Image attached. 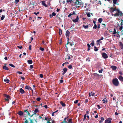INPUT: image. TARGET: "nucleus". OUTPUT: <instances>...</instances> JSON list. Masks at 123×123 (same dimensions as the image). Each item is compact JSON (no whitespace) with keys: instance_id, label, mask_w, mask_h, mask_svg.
Listing matches in <instances>:
<instances>
[{"instance_id":"f704fd0d","label":"nucleus","mask_w":123,"mask_h":123,"mask_svg":"<svg viewBox=\"0 0 123 123\" xmlns=\"http://www.w3.org/2000/svg\"><path fill=\"white\" fill-rule=\"evenodd\" d=\"M86 15L88 17H90V14L89 12H88L87 13Z\"/></svg>"},{"instance_id":"72a5a7b5","label":"nucleus","mask_w":123,"mask_h":123,"mask_svg":"<svg viewBox=\"0 0 123 123\" xmlns=\"http://www.w3.org/2000/svg\"><path fill=\"white\" fill-rule=\"evenodd\" d=\"M9 65L10 66H11L13 68H14L15 67V66L12 64H9Z\"/></svg>"},{"instance_id":"473e14b6","label":"nucleus","mask_w":123,"mask_h":123,"mask_svg":"<svg viewBox=\"0 0 123 123\" xmlns=\"http://www.w3.org/2000/svg\"><path fill=\"white\" fill-rule=\"evenodd\" d=\"M103 20L102 19V18H99L98 20V21L100 23H101Z\"/></svg>"},{"instance_id":"7c9ffc66","label":"nucleus","mask_w":123,"mask_h":123,"mask_svg":"<svg viewBox=\"0 0 123 123\" xmlns=\"http://www.w3.org/2000/svg\"><path fill=\"white\" fill-rule=\"evenodd\" d=\"M118 0H113V4H115L117 3V1Z\"/></svg>"},{"instance_id":"e2e57ef3","label":"nucleus","mask_w":123,"mask_h":123,"mask_svg":"<svg viewBox=\"0 0 123 123\" xmlns=\"http://www.w3.org/2000/svg\"><path fill=\"white\" fill-rule=\"evenodd\" d=\"M63 82V80H60V83H62Z\"/></svg>"},{"instance_id":"c9c22d12","label":"nucleus","mask_w":123,"mask_h":123,"mask_svg":"<svg viewBox=\"0 0 123 123\" xmlns=\"http://www.w3.org/2000/svg\"><path fill=\"white\" fill-rule=\"evenodd\" d=\"M5 16L4 15H3L2 16V17L1 18V19L2 20H3L4 18H5Z\"/></svg>"},{"instance_id":"f257e3e1","label":"nucleus","mask_w":123,"mask_h":123,"mask_svg":"<svg viewBox=\"0 0 123 123\" xmlns=\"http://www.w3.org/2000/svg\"><path fill=\"white\" fill-rule=\"evenodd\" d=\"M113 84L116 86H118L119 84V82L118 79L117 78L113 79L112 80Z\"/></svg>"},{"instance_id":"6e6552de","label":"nucleus","mask_w":123,"mask_h":123,"mask_svg":"<svg viewBox=\"0 0 123 123\" xmlns=\"http://www.w3.org/2000/svg\"><path fill=\"white\" fill-rule=\"evenodd\" d=\"M68 69L65 68L63 69V72L62 74V75H64L67 71Z\"/></svg>"},{"instance_id":"39448f33","label":"nucleus","mask_w":123,"mask_h":123,"mask_svg":"<svg viewBox=\"0 0 123 123\" xmlns=\"http://www.w3.org/2000/svg\"><path fill=\"white\" fill-rule=\"evenodd\" d=\"M77 2H78V4H77V7L80 6L83 7V3L81 2H79L78 0H77Z\"/></svg>"},{"instance_id":"603ef678","label":"nucleus","mask_w":123,"mask_h":123,"mask_svg":"<svg viewBox=\"0 0 123 123\" xmlns=\"http://www.w3.org/2000/svg\"><path fill=\"white\" fill-rule=\"evenodd\" d=\"M25 121L24 123H28V120L27 119H26V118H25Z\"/></svg>"},{"instance_id":"5701e85b","label":"nucleus","mask_w":123,"mask_h":123,"mask_svg":"<svg viewBox=\"0 0 123 123\" xmlns=\"http://www.w3.org/2000/svg\"><path fill=\"white\" fill-rule=\"evenodd\" d=\"M74 26H75V25H72L71 27H70V29H73V30H72V31H74L75 29L74 28Z\"/></svg>"},{"instance_id":"0e129e2a","label":"nucleus","mask_w":123,"mask_h":123,"mask_svg":"<svg viewBox=\"0 0 123 123\" xmlns=\"http://www.w3.org/2000/svg\"><path fill=\"white\" fill-rule=\"evenodd\" d=\"M30 68H33V67L32 65H31L30 66Z\"/></svg>"},{"instance_id":"c756f323","label":"nucleus","mask_w":123,"mask_h":123,"mask_svg":"<svg viewBox=\"0 0 123 123\" xmlns=\"http://www.w3.org/2000/svg\"><path fill=\"white\" fill-rule=\"evenodd\" d=\"M83 27H84L85 29H86L87 28H88V25H86V26H85L84 25H83L82 26Z\"/></svg>"},{"instance_id":"5fc2aeb1","label":"nucleus","mask_w":123,"mask_h":123,"mask_svg":"<svg viewBox=\"0 0 123 123\" xmlns=\"http://www.w3.org/2000/svg\"><path fill=\"white\" fill-rule=\"evenodd\" d=\"M40 76L41 78H42L43 77V74H40Z\"/></svg>"},{"instance_id":"4be33fe9","label":"nucleus","mask_w":123,"mask_h":123,"mask_svg":"<svg viewBox=\"0 0 123 123\" xmlns=\"http://www.w3.org/2000/svg\"><path fill=\"white\" fill-rule=\"evenodd\" d=\"M60 102V104L63 107H65L66 106V105L65 104L63 103L62 101H61Z\"/></svg>"},{"instance_id":"a19ab883","label":"nucleus","mask_w":123,"mask_h":123,"mask_svg":"<svg viewBox=\"0 0 123 123\" xmlns=\"http://www.w3.org/2000/svg\"><path fill=\"white\" fill-rule=\"evenodd\" d=\"M72 0H67L66 1L68 3L69 2H70V3H71L72 2Z\"/></svg>"},{"instance_id":"b1692460","label":"nucleus","mask_w":123,"mask_h":123,"mask_svg":"<svg viewBox=\"0 0 123 123\" xmlns=\"http://www.w3.org/2000/svg\"><path fill=\"white\" fill-rule=\"evenodd\" d=\"M74 14L76 15V14L75 13V12L74 11H73V13H71L69 14L68 15V17H70V16H71L72 15H74Z\"/></svg>"},{"instance_id":"9d476101","label":"nucleus","mask_w":123,"mask_h":123,"mask_svg":"<svg viewBox=\"0 0 123 123\" xmlns=\"http://www.w3.org/2000/svg\"><path fill=\"white\" fill-rule=\"evenodd\" d=\"M103 39L104 37H102L100 39L97 40V44H99V42L100 41L103 40Z\"/></svg>"},{"instance_id":"864d4df0","label":"nucleus","mask_w":123,"mask_h":123,"mask_svg":"<svg viewBox=\"0 0 123 123\" xmlns=\"http://www.w3.org/2000/svg\"><path fill=\"white\" fill-rule=\"evenodd\" d=\"M31 45H30L29 46V49L30 50H31Z\"/></svg>"},{"instance_id":"2eb2a0df","label":"nucleus","mask_w":123,"mask_h":123,"mask_svg":"<svg viewBox=\"0 0 123 123\" xmlns=\"http://www.w3.org/2000/svg\"><path fill=\"white\" fill-rule=\"evenodd\" d=\"M24 112L27 114V115L29 116H31V114L29 112L28 110H27L26 109L24 110Z\"/></svg>"},{"instance_id":"052dcab7","label":"nucleus","mask_w":123,"mask_h":123,"mask_svg":"<svg viewBox=\"0 0 123 123\" xmlns=\"http://www.w3.org/2000/svg\"><path fill=\"white\" fill-rule=\"evenodd\" d=\"M39 12H37V13L34 12V14H35V15H37V14H39Z\"/></svg>"},{"instance_id":"58836bf2","label":"nucleus","mask_w":123,"mask_h":123,"mask_svg":"<svg viewBox=\"0 0 123 123\" xmlns=\"http://www.w3.org/2000/svg\"><path fill=\"white\" fill-rule=\"evenodd\" d=\"M73 21L75 23L77 22V17L75 19L73 20Z\"/></svg>"},{"instance_id":"a211bd4d","label":"nucleus","mask_w":123,"mask_h":123,"mask_svg":"<svg viewBox=\"0 0 123 123\" xmlns=\"http://www.w3.org/2000/svg\"><path fill=\"white\" fill-rule=\"evenodd\" d=\"M67 58H65V60H66L67 59H68L69 60L71 59V58L70 57V55L69 54H67Z\"/></svg>"},{"instance_id":"09e8293b","label":"nucleus","mask_w":123,"mask_h":123,"mask_svg":"<svg viewBox=\"0 0 123 123\" xmlns=\"http://www.w3.org/2000/svg\"><path fill=\"white\" fill-rule=\"evenodd\" d=\"M86 114H85L84 115V120L86 119Z\"/></svg>"},{"instance_id":"dca6fc26","label":"nucleus","mask_w":123,"mask_h":123,"mask_svg":"<svg viewBox=\"0 0 123 123\" xmlns=\"http://www.w3.org/2000/svg\"><path fill=\"white\" fill-rule=\"evenodd\" d=\"M118 79L121 81H123V77L120 75L119 76Z\"/></svg>"},{"instance_id":"1a4fd4ad","label":"nucleus","mask_w":123,"mask_h":123,"mask_svg":"<svg viewBox=\"0 0 123 123\" xmlns=\"http://www.w3.org/2000/svg\"><path fill=\"white\" fill-rule=\"evenodd\" d=\"M111 68H112L113 70H115L117 68L116 66H112L111 67Z\"/></svg>"},{"instance_id":"37998d69","label":"nucleus","mask_w":123,"mask_h":123,"mask_svg":"<svg viewBox=\"0 0 123 123\" xmlns=\"http://www.w3.org/2000/svg\"><path fill=\"white\" fill-rule=\"evenodd\" d=\"M41 99V98L39 97V98H37L36 99V100L37 101H40V100Z\"/></svg>"},{"instance_id":"4468645a","label":"nucleus","mask_w":123,"mask_h":123,"mask_svg":"<svg viewBox=\"0 0 123 123\" xmlns=\"http://www.w3.org/2000/svg\"><path fill=\"white\" fill-rule=\"evenodd\" d=\"M39 111L37 108L33 112V113H34V114H36V113L38 112Z\"/></svg>"},{"instance_id":"f3484780","label":"nucleus","mask_w":123,"mask_h":123,"mask_svg":"<svg viewBox=\"0 0 123 123\" xmlns=\"http://www.w3.org/2000/svg\"><path fill=\"white\" fill-rule=\"evenodd\" d=\"M25 88L26 89H27L28 90H31L32 91V90L31 88L29 86H26L25 87Z\"/></svg>"},{"instance_id":"20e7f679","label":"nucleus","mask_w":123,"mask_h":123,"mask_svg":"<svg viewBox=\"0 0 123 123\" xmlns=\"http://www.w3.org/2000/svg\"><path fill=\"white\" fill-rule=\"evenodd\" d=\"M65 118H66V122H67V123H73L72 122V119L71 118L69 119L68 117H65Z\"/></svg>"},{"instance_id":"ea45409f","label":"nucleus","mask_w":123,"mask_h":123,"mask_svg":"<svg viewBox=\"0 0 123 123\" xmlns=\"http://www.w3.org/2000/svg\"><path fill=\"white\" fill-rule=\"evenodd\" d=\"M94 51H97L98 50V49L95 46L94 47Z\"/></svg>"},{"instance_id":"c85d7f7f","label":"nucleus","mask_w":123,"mask_h":123,"mask_svg":"<svg viewBox=\"0 0 123 123\" xmlns=\"http://www.w3.org/2000/svg\"><path fill=\"white\" fill-rule=\"evenodd\" d=\"M62 30L61 29H59V35H61L62 34Z\"/></svg>"},{"instance_id":"393cba45","label":"nucleus","mask_w":123,"mask_h":123,"mask_svg":"<svg viewBox=\"0 0 123 123\" xmlns=\"http://www.w3.org/2000/svg\"><path fill=\"white\" fill-rule=\"evenodd\" d=\"M4 81L5 82H6L7 83H9V80L7 78L5 79H4Z\"/></svg>"},{"instance_id":"79ce46f5","label":"nucleus","mask_w":123,"mask_h":123,"mask_svg":"<svg viewBox=\"0 0 123 123\" xmlns=\"http://www.w3.org/2000/svg\"><path fill=\"white\" fill-rule=\"evenodd\" d=\"M39 49L42 51H43L44 50V49L42 47H40L39 48Z\"/></svg>"},{"instance_id":"f8f14e48","label":"nucleus","mask_w":123,"mask_h":123,"mask_svg":"<svg viewBox=\"0 0 123 123\" xmlns=\"http://www.w3.org/2000/svg\"><path fill=\"white\" fill-rule=\"evenodd\" d=\"M6 64L4 65V66L3 67V69L5 70H8L9 68L6 66Z\"/></svg>"},{"instance_id":"ddd939ff","label":"nucleus","mask_w":123,"mask_h":123,"mask_svg":"<svg viewBox=\"0 0 123 123\" xmlns=\"http://www.w3.org/2000/svg\"><path fill=\"white\" fill-rule=\"evenodd\" d=\"M19 91L21 94H23L25 92L24 90L21 88L19 89Z\"/></svg>"},{"instance_id":"9b49d317","label":"nucleus","mask_w":123,"mask_h":123,"mask_svg":"<svg viewBox=\"0 0 123 123\" xmlns=\"http://www.w3.org/2000/svg\"><path fill=\"white\" fill-rule=\"evenodd\" d=\"M111 120L110 119H108L106 120L105 121V123H111Z\"/></svg>"},{"instance_id":"4d7b16f0","label":"nucleus","mask_w":123,"mask_h":123,"mask_svg":"<svg viewBox=\"0 0 123 123\" xmlns=\"http://www.w3.org/2000/svg\"><path fill=\"white\" fill-rule=\"evenodd\" d=\"M21 87L23 88L24 87V85L23 84H21L20 85Z\"/></svg>"},{"instance_id":"6ab92c4d","label":"nucleus","mask_w":123,"mask_h":123,"mask_svg":"<svg viewBox=\"0 0 123 123\" xmlns=\"http://www.w3.org/2000/svg\"><path fill=\"white\" fill-rule=\"evenodd\" d=\"M4 95L7 98H8L11 99V98L10 96L9 95H8L6 94H4Z\"/></svg>"},{"instance_id":"680f3d73","label":"nucleus","mask_w":123,"mask_h":123,"mask_svg":"<svg viewBox=\"0 0 123 123\" xmlns=\"http://www.w3.org/2000/svg\"><path fill=\"white\" fill-rule=\"evenodd\" d=\"M17 73H18L19 74H23L22 72L19 71H18L17 72Z\"/></svg>"},{"instance_id":"2f4dec72","label":"nucleus","mask_w":123,"mask_h":123,"mask_svg":"<svg viewBox=\"0 0 123 123\" xmlns=\"http://www.w3.org/2000/svg\"><path fill=\"white\" fill-rule=\"evenodd\" d=\"M87 46L88 47V50H89L90 49V48L91 47V46L89 44H87Z\"/></svg>"},{"instance_id":"f03ea898","label":"nucleus","mask_w":123,"mask_h":123,"mask_svg":"<svg viewBox=\"0 0 123 123\" xmlns=\"http://www.w3.org/2000/svg\"><path fill=\"white\" fill-rule=\"evenodd\" d=\"M116 13L114 15V16H120L122 15V13L118 9H117Z\"/></svg>"},{"instance_id":"6e6d98bb","label":"nucleus","mask_w":123,"mask_h":123,"mask_svg":"<svg viewBox=\"0 0 123 123\" xmlns=\"http://www.w3.org/2000/svg\"><path fill=\"white\" fill-rule=\"evenodd\" d=\"M102 71L103 70L102 69L101 70H98V72L100 73H102Z\"/></svg>"},{"instance_id":"a18cd8bd","label":"nucleus","mask_w":123,"mask_h":123,"mask_svg":"<svg viewBox=\"0 0 123 123\" xmlns=\"http://www.w3.org/2000/svg\"><path fill=\"white\" fill-rule=\"evenodd\" d=\"M116 33L115 29H114V31L113 32L112 34H115Z\"/></svg>"},{"instance_id":"bb28decb","label":"nucleus","mask_w":123,"mask_h":123,"mask_svg":"<svg viewBox=\"0 0 123 123\" xmlns=\"http://www.w3.org/2000/svg\"><path fill=\"white\" fill-rule=\"evenodd\" d=\"M103 102L104 103H106L107 102V99L106 98H104L103 100Z\"/></svg>"},{"instance_id":"3c124183","label":"nucleus","mask_w":123,"mask_h":123,"mask_svg":"<svg viewBox=\"0 0 123 123\" xmlns=\"http://www.w3.org/2000/svg\"><path fill=\"white\" fill-rule=\"evenodd\" d=\"M90 45L92 46H93L94 45V42H92L91 44Z\"/></svg>"},{"instance_id":"4c0bfd02","label":"nucleus","mask_w":123,"mask_h":123,"mask_svg":"<svg viewBox=\"0 0 123 123\" xmlns=\"http://www.w3.org/2000/svg\"><path fill=\"white\" fill-rule=\"evenodd\" d=\"M72 68V66L71 65H69L68 66V68L70 69H71Z\"/></svg>"},{"instance_id":"774afa93","label":"nucleus","mask_w":123,"mask_h":123,"mask_svg":"<svg viewBox=\"0 0 123 123\" xmlns=\"http://www.w3.org/2000/svg\"><path fill=\"white\" fill-rule=\"evenodd\" d=\"M32 18L31 17L29 18V19L30 20H31L32 19Z\"/></svg>"},{"instance_id":"49530a36","label":"nucleus","mask_w":123,"mask_h":123,"mask_svg":"<svg viewBox=\"0 0 123 123\" xmlns=\"http://www.w3.org/2000/svg\"><path fill=\"white\" fill-rule=\"evenodd\" d=\"M97 27V26L96 24H95L94 25L93 28L94 29H96Z\"/></svg>"},{"instance_id":"aec40b11","label":"nucleus","mask_w":123,"mask_h":123,"mask_svg":"<svg viewBox=\"0 0 123 123\" xmlns=\"http://www.w3.org/2000/svg\"><path fill=\"white\" fill-rule=\"evenodd\" d=\"M70 34V32L69 31H68L67 30L66 31V37H67Z\"/></svg>"},{"instance_id":"423d86ee","label":"nucleus","mask_w":123,"mask_h":123,"mask_svg":"<svg viewBox=\"0 0 123 123\" xmlns=\"http://www.w3.org/2000/svg\"><path fill=\"white\" fill-rule=\"evenodd\" d=\"M102 57L104 58L105 59L108 58V56L105 53H103L102 55Z\"/></svg>"},{"instance_id":"8fccbe9b","label":"nucleus","mask_w":123,"mask_h":123,"mask_svg":"<svg viewBox=\"0 0 123 123\" xmlns=\"http://www.w3.org/2000/svg\"><path fill=\"white\" fill-rule=\"evenodd\" d=\"M17 47L18 48L20 49L22 48V46H18Z\"/></svg>"},{"instance_id":"e433bc0d","label":"nucleus","mask_w":123,"mask_h":123,"mask_svg":"<svg viewBox=\"0 0 123 123\" xmlns=\"http://www.w3.org/2000/svg\"><path fill=\"white\" fill-rule=\"evenodd\" d=\"M119 29L120 30H122L123 29V26L122 25L120 26L119 27Z\"/></svg>"},{"instance_id":"69168bd1","label":"nucleus","mask_w":123,"mask_h":123,"mask_svg":"<svg viewBox=\"0 0 123 123\" xmlns=\"http://www.w3.org/2000/svg\"><path fill=\"white\" fill-rule=\"evenodd\" d=\"M43 106L46 109H47L48 108V106L47 105H44Z\"/></svg>"},{"instance_id":"0eeeda50","label":"nucleus","mask_w":123,"mask_h":123,"mask_svg":"<svg viewBox=\"0 0 123 123\" xmlns=\"http://www.w3.org/2000/svg\"><path fill=\"white\" fill-rule=\"evenodd\" d=\"M95 95V93L93 92H89V97H90L91 96H93Z\"/></svg>"},{"instance_id":"a878e982","label":"nucleus","mask_w":123,"mask_h":123,"mask_svg":"<svg viewBox=\"0 0 123 123\" xmlns=\"http://www.w3.org/2000/svg\"><path fill=\"white\" fill-rule=\"evenodd\" d=\"M27 62L29 64H31L33 62L32 60H29L27 61Z\"/></svg>"},{"instance_id":"bf43d9fd","label":"nucleus","mask_w":123,"mask_h":123,"mask_svg":"<svg viewBox=\"0 0 123 123\" xmlns=\"http://www.w3.org/2000/svg\"><path fill=\"white\" fill-rule=\"evenodd\" d=\"M68 43H70L71 46H72L73 45V44H72V43H70L68 42H68L67 43V45Z\"/></svg>"},{"instance_id":"c03bdc74","label":"nucleus","mask_w":123,"mask_h":123,"mask_svg":"<svg viewBox=\"0 0 123 123\" xmlns=\"http://www.w3.org/2000/svg\"><path fill=\"white\" fill-rule=\"evenodd\" d=\"M29 119H30V123H34V122L33 121V120L31 119H30V118H29Z\"/></svg>"},{"instance_id":"13d9d810","label":"nucleus","mask_w":123,"mask_h":123,"mask_svg":"<svg viewBox=\"0 0 123 123\" xmlns=\"http://www.w3.org/2000/svg\"><path fill=\"white\" fill-rule=\"evenodd\" d=\"M119 73L120 75H122L123 74V73L121 71H119Z\"/></svg>"},{"instance_id":"7ed1b4c3","label":"nucleus","mask_w":123,"mask_h":123,"mask_svg":"<svg viewBox=\"0 0 123 123\" xmlns=\"http://www.w3.org/2000/svg\"><path fill=\"white\" fill-rule=\"evenodd\" d=\"M117 10V9H116L115 8H113V7H111L110 8V10L111 11V12L112 14V15L113 12H114V13H116Z\"/></svg>"},{"instance_id":"de8ad7c7","label":"nucleus","mask_w":123,"mask_h":123,"mask_svg":"<svg viewBox=\"0 0 123 123\" xmlns=\"http://www.w3.org/2000/svg\"><path fill=\"white\" fill-rule=\"evenodd\" d=\"M52 15L53 16H55L56 15V13L54 12H53L52 13Z\"/></svg>"},{"instance_id":"338daca9","label":"nucleus","mask_w":123,"mask_h":123,"mask_svg":"<svg viewBox=\"0 0 123 123\" xmlns=\"http://www.w3.org/2000/svg\"><path fill=\"white\" fill-rule=\"evenodd\" d=\"M5 101H9V100L8 98H5Z\"/></svg>"},{"instance_id":"412c9836","label":"nucleus","mask_w":123,"mask_h":123,"mask_svg":"<svg viewBox=\"0 0 123 123\" xmlns=\"http://www.w3.org/2000/svg\"><path fill=\"white\" fill-rule=\"evenodd\" d=\"M18 115L20 116H22L23 114V113L21 111H19L18 113Z\"/></svg>"},{"instance_id":"cd10ccee","label":"nucleus","mask_w":123,"mask_h":123,"mask_svg":"<svg viewBox=\"0 0 123 123\" xmlns=\"http://www.w3.org/2000/svg\"><path fill=\"white\" fill-rule=\"evenodd\" d=\"M66 118H65L63 121L61 122V123H67V122H66Z\"/></svg>"}]
</instances>
